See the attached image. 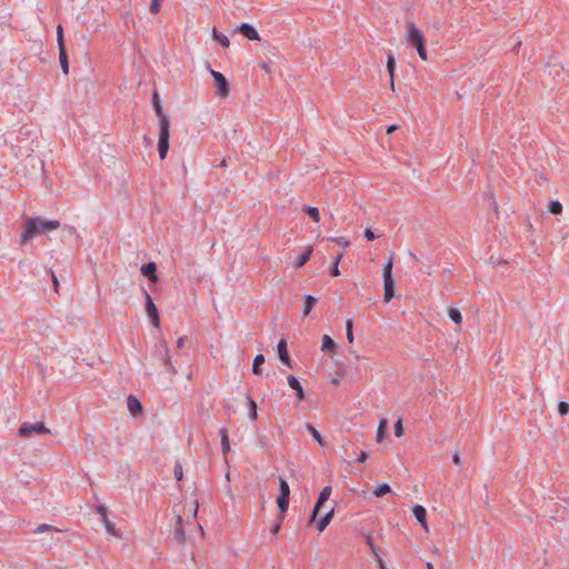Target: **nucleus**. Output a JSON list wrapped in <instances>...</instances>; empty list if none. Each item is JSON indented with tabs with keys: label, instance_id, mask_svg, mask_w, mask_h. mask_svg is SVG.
I'll return each instance as SVG.
<instances>
[{
	"label": "nucleus",
	"instance_id": "7ed1b4c3",
	"mask_svg": "<svg viewBox=\"0 0 569 569\" xmlns=\"http://www.w3.org/2000/svg\"><path fill=\"white\" fill-rule=\"evenodd\" d=\"M406 30L407 43L415 47L419 58L426 61L428 59V53L423 32L413 22L407 23Z\"/></svg>",
	"mask_w": 569,
	"mask_h": 569
},
{
	"label": "nucleus",
	"instance_id": "6e6552de",
	"mask_svg": "<svg viewBox=\"0 0 569 569\" xmlns=\"http://www.w3.org/2000/svg\"><path fill=\"white\" fill-rule=\"evenodd\" d=\"M331 492H332V489L330 486H326L322 488V490L320 491L319 497L316 501L315 508L312 510V513L310 517V522H313L317 519L320 509L322 508L325 502H327L329 500Z\"/></svg>",
	"mask_w": 569,
	"mask_h": 569
},
{
	"label": "nucleus",
	"instance_id": "aec40b11",
	"mask_svg": "<svg viewBox=\"0 0 569 569\" xmlns=\"http://www.w3.org/2000/svg\"><path fill=\"white\" fill-rule=\"evenodd\" d=\"M335 515V508L331 507L329 510L326 511V513L319 519L317 522V529L319 532H322L327 526L330 523Z\"/></svg>",
	"mask_w": 569,
	"mask_h": 569
},
{
	"label": "nucleus",
	"instance_id": "6e6d98bb",
	"mask_svg": "<svg viewBox=\"0 0 569 569\" xmlns=\"http://www.w3.org/2000/svg\"><path fill=\"white\" fill-rule=\"evenodd\" d=\"M427 569H435L431 562H427Z\"/></svg>",
	"mask_w": 569,
	"mask_h": 569
},
{
	"label": "nucleus",
	"instance_id": "f257e3e1",
	"mask_svg": "<svg viewBox=\"0 0 569 569\" xmlns=\"http://www.w3.org/2000/svg\"><path fill=\"white\" fill-rule=\"evenodd\" d=\"M153 108L156 116L159 120V136H158V152L161 160H163L169 151V139H170V120L163 113L158 94H153Z\"/></svg>",
	"mask_w": 569,
	"mask_h": 569
},
{
	"label": "nucleus",
	"instance_id": "c85d7f7f",
	"mask_svg": "<svg viewBox=\"0 0 569 569\" xmlns=\"http://www.w3.org/2000/svg\"><path fill=\"white\" fill-rule=\"evenodd\" d=\"M43 532H50V533L51 532H61V530L59 528L53 527L48 523H42L34 529V533H43Z\"/></svg>",
	"mask_w": 569,
	"mask_h": 569
},
{
	"label": "nucleus",
	"instance_id": "864d4df0",
	"mask_svg": "<svg viewBox=\"0 0 569 569\" xmlns=\"http://www.w3.org/2000/svg\"><path fill=\"white\" fill-rule=\"evenodd\" d=\"M396 129H397V126H396V124H391V126H389V127H388V129H387V133H391V132H393Z\"/></svg>",
	"mask_w": 569,
	"mask_h": 569
},
{
	"label": "nucleus",
	"instance_id": "a19ab883",
	"mask_svg": "<svg viewBox=\"0 0 569 569\" xmlns=\"http://www.w3.org/2000/svg\"><path fill=\"white\" fill-rule=\"evenodd\" d=\"M330 240L336 242L337 244L341 246L342 248H347L350 244L349 240L345 237H333V238H330Z\"/></svg>",
	"mask_w": 569,
	"mask_h": 569
},
{
	"label": "nucleus",
	"instance_id": "412c9836",
	"mask_svg": "<svg viewBox=\"0 0 569 569\" xmlns=\"http://www.w3.org/2000/svg\"><path fill=\"white\" fill-rule=\"evenodd\" d=\"M368 545H369V548H370L371 552L375 556V559H376V561L378 563L379 569H387L386 563H385V561H383V559L381 557V553H380L379 549L375 547L371 538H368Z\"/></svg>",
	"mask_w": 569,
	"mask_h": 569
},
{
	"label": "nucleus",
	"instance_id": "79ce46f5",
	"mask_svg": "<svg viewBox=\"0 0 569 569\" xmlns=\"http://www.w3.org/2000/svg\"><path fill=\"white\" fill-rule=\"evenodd\" d=\"M558 412L561 416H566L569 412V403L565 401H560L558 403Z\"/></svg>",
	"mask_w": 569,
	"mask_h": 569
},
{
	"label": "nucleus",
	"instance_id": "4be33fe9",
	"mask_svg": "<svg viewBox=\"0 0 569 569\" xmlns=\"http://www.w3.org/2000/svg\"><path fill=\"white\" fill-rule=\"evenodd\" d=\"M316 303L317 299L311 295H307L303 300L302 316L308 317Z\"/></svg>",
	"mask_w": 569,
	"mask_h": 569
},
{
	"label": "nucleus",
	"instance_id": "2f4dec72",
	"mask_svg": "<svg viewBox=\"0 0 569 569\" xmlns=\"http://www.w3.org/2000/svg\"><path fill=\"white\" fill-rule=\"evenodd\" d=\"M102 525L108 533H110L114 537H120V533L117 530L116 525L112 521H110L109 519H104Z\"/></svg>",
	"mask_w": 569,
	"mask_h": 569
},
{
	"label": "nucleus",
	"instance_id": "de8ad7c7",
	"mask_svg": "<svg viewBox=\"0 0 569 569\" xmlns=\"http://www.w3.org/2000/svg\"><path fill=\"white\" fill-rule=\"evenodd\" d=\"M280 528H281V520L273 523L270 531L272 535H277L279 532Z\"/></svg>",
	"mask_w": 569,
	"mask_h": 569
},
{
	"label": "nucleus",
	"instance_id": "58836bf2",
	"mask_svg": "<svg viewBox=\"0 0 569 569\" xmlns=\"http://www.w3.org/2000/svg\"><path fill=\"white\" fill-rule=\"evenodd\" d=\"M57 42L59 49L66 48L64 47V40H63V28L61 24L57 27Z\"/></svg>",
	"mask_w": 569,
	"mask_h": 569
},
{
	"label": "nucleus",
	"instance_id": "ddd939ff",
	"mask_svg": "<svg viewBox=\"0 0 569 569\" xmlns=\"http://www.w3.org/2000/svg\"><path fill=\"white\" fill-rule=\"evenodd\" d=\"M321 350L328 352L330 357H333L337 351V345L329 335L322 337Z\"/></svg>",
	"mask_w": 569,
	"mask_h": 569
},
{
	"label": "nucleus",
	"instance_id": "3c124183",
	"mask_svg": "<svg viewBox=\"0 0 569 569\" xmlns=\"http://www.w3.org/2000/svg\"><path fill=\"white\" fill-rule=\"evenodd\" d=\"M184 343H186V339L183 337L179 338L178 341H177V346L179 348L184 347Z\"/></svg>",
	"mask_w": 569,
	"mask_h": 569
},
{
	"label": "nucleus",
	"instance_id": "b1692460",
	"mask_svg": "<svg viewBox=\"0 0 569 569\" xmlns=\"http://www.w3.org/2000/svg\"><path fill=\"white\" fill-rule=\"evenodd\" d=\"M219 435H220V438H221V448H222V453L223 456L226 457L227 453L230 451V443H229V437H228V432L226 429H220L219 430Z\"/></svg>",
	"mask_w": 569,
	"mask_h": 569
},
{
	"label": "nucleus",
	"instance_id": "bb28decb",
	"mask_svg": "<svg viewBox=\"0 0 569 569\" xmlns=\"http://www.w3.org/2000/svg\"><path fill=\"white\" fill-rule=\"evenodd\" d=\"M264 363V356L257 355L252 363V372L257 376L261 375V366Z\"/></svg>",
	"mask_w": 569,
	"mask_h": 569
},
{
	"label": "nucleus",
	"instance_id": "f3484780",
	"mask_svg": "<svg viewBox=\"0 0 569 569\" xmlns=\"http://www.w3.org/2000/svg\"><path fill=\"white\" fill-rule=\"evenodd\" d=\"M141 273L147 277L150 281L157 282L158 277L156 274L157 266L154 262H149L147 264H143L140 269Z\"/></svg>",
	"mask_w": 569,
	"mask_h": 569
},
{
	"label": "nucleus",
	"instance_id": "7c9ffc66",
	"mask_svg": "<svg viewBox=\"0 0 569 569\" xmlns=\"http://www.w3.org/2000/svg\"><path fill=\"white\" fill-rule=\"evenodd\" d=\"M391 492V488L387 483H381L373 489V495L379 498Z\"/></svg>",
	"mask_w": 569,
	"mask_h": 569
},
{
	"label": "nucleus",
	"instance_id": "4468645a",
	"mask_svg": "<svg viewBox=\"0 0 569 569\" xmlns=\"http://www.w3.org/2000/svg\"><path fill=\"white\" fill-rule=\"evenodd\" d=\"M287 381H288V385L290 386V388H292L296 391L298 401L303 400L305 391H303V388H302L301 383L299 382V380L295 376L290 375V376H288Z\"/></svg>",
	"mask_w": 569,
	"mask_h": 569
},
{
	"label": "nucleus",
	"instance_id": "dca6fc26",
	"mask_svg": "<svg viewBox=\"0 0 569 569\" xmlns=\"http://www.w3.org/2000/svg\"><path fill=\"white\" fill-rule=\"evenodd\" d=\"M128 410L132 416H139L142 413L141 402L133 396L127 398Z\"/></svg>",
	"mask_w": 569,
	"mask_h": 569
},
{
	"label": "nucleus",
	"instance_id": "9b49d317",
	"mask_svg": "<svg viewBox=\"0 0 569 569\" xmlns=\"http://www.w3.org/2000/svg\"><path fill=\"white\" fill-rule=\"evenodd\" d=\"M412 515L416 518V520L419 522V525L423 528L426 532H429V526L427 522V510L421 505H415L412 507Z\"/></svg>",
	"mask_w": 569,
	"mask_h": 569
},
{
	"label": "nucleus",
	"instance_id": "a878e982",
	"mask_svg": "<svg viewBox=\"0 0 569 569\" xmlns=\"http://www.w3.org/2000/svg\"><path fill=\"white\" fill-rule=\"evenodd\" d=\"M59 62L64 74L69 72L68 56L66 48L59 49Z\"/></svg>",
	"mask_w": 569,
	"mask_h": 569
},
{
	"label": "nucleus",
	"instance_id": "9d476101",
	"mask_svg": "<svg viewBox=\"0 0 569 569\" xmlns=\"http://www.w3.org/2000/svg\"><path fill=\"white\" fill-rule=\"evenodd\" d=\"M144 297H146V312H147L148 317L150 318L151 322L156 327H158L160 319H159L157 307L153 303V300L148 292H144Z\"/></svg>",
	"mask_w": 569,
	"mask_h": 569
},
{
	"label": "nucleus",
	"instance_id": "39448f33",
	"mask_svg": "<svg viewBox=\"0 0 569 569\" xmlns=\"http://www.w3.org/2000/svg\"><path fill=\"white\" fill-rule=\"evenodd\" d=\"M210 74L213 79V88L216 96L221 99L228 98L230 94V87L226 77L221 72L216 71L213 69H210Z\"/></svg>",
	"mask_w": 569,
	"mask_h": 569
},
{
	"label": "nucleus",
	"instance_id": "20e7f679",
	"mask_svg": "<svg viewBox=\"0 0 569 569\" xmlns=\"http://www.w3.org/2000/svg\"><path fill=\"white\" fill-rule=\"evenodd\" d=\"M393 259L392 257L382 267L383 278V300L386 302L391 301L395 297V279L392 276Z\"/></svg>",
	"mask_w": 569,
	"mask_h": 569
},
{
	"label": "nucleus",
	"instance_id": "2eb2a0df",
	"mask_svg": "<svg viewBox=\"0 0 569 569\" xmlns=\"http://www.w3.org/2000/svg\"><path fill=\"white\" fill-rule=\"evenodd\" d=\"M312 253V247L308 246L303 249L302 253H300L296 260L292 262L293 268L299 269L307 263Z\"/></svg>",
	"mask_w": 569,
	"mask_h": 569
},
{
	"label": "nucleus",
	"instance_id": "72a5a7b5",
	"mask_svg": "<svg viewBox=\"0 0 569 569\" xmlns=\"http://www.w3.org/2000/svg\"><path fill=\"white\" fill-rule=\"evenodd\" d=\"M305 212L315 221V222H319L320 221V212L318 210V208L316 207H307L305 209Z\"/></svg>",
	"mask_w": 569,
	"mask_h": 569
},
{
	"label": "nucleus",
	"instance_id": "0eeeda50",
	"mask_svg": "<svg viewBox=\"0 0 569 569\" xmlns=\"http://www.w3.org/2000/svg\"><path fill=\"white\" fill-rule=\"evenodd\" d=\"M279 496L277 498V506L281 512H284L289 507L290 488L284 479L279 481Z\"/></svg>",
	"mask_w": 569,
	"mask_h": 569
},
{
	"label": "nucleus",
	"instance_id": "4c0bfd02",
	"mask_svg": "<svg viewBox=\"0 0 569 569\" xmlns=\"http://www.w3.org/2000/svg\"><path fill=\"white\" fill-rule=\"evenodd\" d=\"M248 403H249V410H250V418L251 420H257V417H258V412H257V403L254 402V400L252 398H248Z\"/></svg>",
	"mask_w": 569,
	"mask_h": 569
},
{
	"label": "nucleus",
	"instance_id": "6ab92c4d",
	"mask_svg": "<svg viewBox=\"0 0 569 569\" xmlns=\"http://www.w3.org/2000/svg\"><path fill=\"white\" fill-rule=\"evenodd\" d=\"M335 515V508L331 507L329 510L326 511V513L319 519L317 522V529L319 532H322L327 526L330 523Z\"/></svg>",
	"mask_w": 569,
	"mask_h": 569
},
{
	"label": "nucleus",
	"instance_id": "f704fd0d",
	"mask_svg": "<svg viewBox=\"0 0 569 569\" xmlns=\"http://www.w3.org/2000/svg\"><path fill=\"white\" fill-rule=\"evenodd\" d=\"M395 68H396V61L392 54H388L387 57V70L390 78H395Z\"/></svg>",
	"mask_w": 569,
	"mask_h": 569
},
{
	"label": "nucleus",
	"instance_id": "603ef678",
	"mask_svg": "<svg viewBox=\"0 0 569 569\" xmlns=\"http://www.w3.org/2000/svg\"><path fill=\"white\" fill-rule=\"evenodd\" d=\"M164 363L170 366V369H171L172 372H176V369L170 365V357L169 356H167L164 358Z\"/></svg>",
	"mask_w": 569,
	"mask_h": 569
},
{
	"label": "nucleus",
	"instance_id": "423d86ee",
	"mask_svg": "<svg viewBox=\"0 0 569 569\" xmlns=\"http://www.w3.org/2000/svg\"><path fill=\"white\" fill-rule=\"evenodd\" d=\"M32 433H50V430L42 422H23L18 430L20 437H30Z\"/></svg>",
	"mask_w": 569,
	"mask_h": 569
},
{
	"label": "nucleus",
	"instance_id": "473e14b6",
	"mask_svg": "<svg viewBox=\"0 0 569 569\" xmlns=\"http://www.w3.org/2000/svg\"><path fill=\"white\" fill-rule=\"evenodd\" d=\"M548 210L552 214H560L562 212V204L558 200L549 202Z\"/></svg>",
	"mask_w": 569,
	"mask_h": 569
},
{
	"label": "nucleus",
	"instance_id": "ea45409f",
	"mask_svg": "<svg viewBox=\"0 0 569 569\" xmlns=\"http://www.w3.org/2000/svg\"><path fill=\"white\" fill-rule=\"evenodd\" d=\"M405 433V428L402 425V420L399 418L395 423V435L398 438H401Z\"/></svg>",
	"mask_w": 569,
	"mask_h": 569
},
{
	"label": "nucleus",
	"instance_id": "5701e85b",
	"mask_svg": "<svg viewBox=\"0 0 569 569\" xmlns=\"http://www.w3.org/2000/svg\"><path fill=\"white\" fill-rule=\"evenodd\" d=\"M447 312L448 317L455 325L460 326L462 323V315L459 309L449 307Z\"/></svg>",
	"mask_w": 569,
	"mask_h": 569
},
{
	"label": "nucleus",
	"instance_id": "c03bdc74",
	"mask_svg": "<svg viewBox=\"0 0 569 569\" xmlns=\"http://www.w3.org/2000/svg\"><path fill=\"white\" fill-rule=\"evenodd\" d=\"M183 476L182 466L180 463H176L174 466V477L177 480H181Z\"/></svg>",
	"mask_w": 569,
	"mask_h": 569
},
{
	"label": "nucleus",
	"instance_id": "f03ea898",
	"mask_svg": "<svg viewBox=\"0 0 569 569\" xmlns=\"http://www.w3.org/2000/svg\"><path fill=\"white\" fill-rule=\"evenodd\" d=\"M59 227L60 222L57 220L28 218L24 222V230L21 233V242L24 243L42 232H50L57 230Z\"/></svg>",
	"mask_w": 569,
	"mask_h": 569
},
{
	"label": "nucleus",
	"instance_id": "a18cd8bd",
	"mask_svg": "<svg viewBox=\"0 0 569 569\" xmlns=\"http://www.w3.org/2000/svg\"><path fill=\"white\" fill-rule=\"evenodd\" d=\"M159 9H160L159 1L158 0H152L151 6H150V11L152 13H157L159 11Z\"/></svg>",
	"mask_w": 569,
	"mask_h": 569
},
{
	"label": "nucleus",
	"instance_id": "09e8293b",
	"mask_svg": "<svg viewBox=\"0 0 569 569\" xmlns=\"http://www.w3.org/2000/svg\"><path fill=\"white\" fill-rule=\"evenodd\" d=\"M367 459H368V452L367 451H361L359 453V456H358L357 461L358 462H365Z\"/></svg>",
	"mask_w": 569,
	"mask_h": 569
},
{
	"label": "nucleus",
	"instance_id": "c9c22d12",
	"mask_svg": "<svg viewBox=\"0 0 569 569\" xmlns=\"http://www.w3.org/2000/svg\"><path fill=\"white\" fill-rule=\"evenodd\" d=\"M341 259H342V253H339L336 257V259H335V261H333V263H332V266L330 268L331 276L338 277L340 274L339 262L341 261Z\"/></svg>",
	"mask_w": 569,
	"mask_h": 569
},
{
	"label": "nucleus",
	"instance_id": "5fc2aeb1",
	"mask_svg": "<svg viewBox=\"0 0 569 569\" xmlns=\"http://www.w3.org/2000/svg\"><path fill=\"white\" fill-rule=\"evenodd\" d=\"M389 87L391 88L392 91H395V78H390Z\"/></svg>",
	"mask_w": 569,
	"mask_h": 569
},
{
	"label": "nucleus",
	"instance_id": "393cba45",
	"mask_svg": "<svg viewBox=\"0 0 569 569\" xmlns=\"http://www.w3.org/2000/svg\"><path fill=\"white\" fill-rule=\"evenodd\" d=\"M212 37L216 41H218L223 48H228L230 46V40L229 38L223 34V33H220L218 32V30L216 28L212 29Z\"/></svg>",
	"mask_w": 569,
	"mask_h": 569
},
{
	"label": "nucleus",
	"instance_id": "c756f323",
	"mask_svg": "<svg viewBox=\"0 0 569 569\" xmlns=\"http://www.w3.org/2000/svg\"><path fill=\"white\" fill-rule=\"evenodd\" d=\"M387 425H388V421L386 419H381L379 421L378 429H377V437H376L377 442H382V440L385 438Z\"/></svg>",
	"mask_w": 569,
	"mask_h": 569
},
{
	"label": "nucleus",
	"instance_id": "a211bd4d",
	"mask_svg": "<svg viewBox=\"0 0 569 569\" xmlns=\"http://www.w3.org/2000/svg\"><path fill=\"white\" fill-rule=\"evenodd\" d=\"M277 351L280 360L284 362L287 366H291L290 357L287 349V342L284 339H281L277 345Z\"/></svg>",
	"mask_w": 569,
	"mask_h": 569
},
{
	"label": "nucleus",
	"instance_id": "f8f14e48",
	"mask_svg": "<svg viewBox=\"0 0 569 569\" xmlns=\"http://www.w3.org/2000/svg\"><path fill=\"white\" fill-rule=\"evenodd\" d=\"M239 32L249 40L259 41L260 36L257 29L250 23H241L238 28Z\"/></svg>",
	"mask_w": 569,
	"mask_h": 569
},
{
	"label": "nucleus",
	"instance_id": "8fccbe9b",
	"mask_svg": "<svg viewBox=\"0 0 569 569\" xmlns=\"http://www.w3.org/2000/svg\"><path fill=\"white\" fill-rule=\"evenodd\" d=\"M452 462L457 466H461V458L458 452H455L452 455Z\"/></svg>",
	"mask_w": 569,
	"mask_h": 569
},
{
	"label": "nucleus",
	"instance_id": "e433bc0d",
	"mask_svg": "<svg viewBox=\"0 0 569 569\" xmlns=\"http://www.w3.org/2000/svg\"><path fill=\"white\" fill-rule=\"evenodd\" d=\"M352 326H353L352 320L346 321V337H347V340L349 343H352L355 340Z\"/></svg>",
	"mask_w": 569,
	"mask_h": 569
},
{
	"label": "nucleus",
	"instance_id": "37998d69",
	"mask_svg": "<svg viewBox=\"0 0 569 569\" xmlns=\"http://www.w3.org/2000/svg\"><path fill=\"white\" fill-rule=\"evenodd\" d=\"M97 513L99 515L101 522H103L104 519H108L107 508L104 506H102V505L98 506Z\"/></svg>",
	"mask_w": 569,
	"mask_h": 569
},
{
	"label": "nucleus",
	"instance_id": "49530a36",
	"mask_svg": "<svg viewBox=\"0 0 569 569\" xmlns=\"http://www.w3.org/2000/svg\"><path fill=\"white\" fill-rule=\"evenodd\" d=\"M365 238L368 240V241H372L376 239V234L373 233V231L371 229H366L365 230Z\"/></svg>",
	"mask_w": 569,
	"mask_h": 569
},
{
	"label": "nucleus",
	"instance_id": "4d7b16f0",
	"mask_svg": "<svg viewBox=\"0 0 569 569\" xmlns=\"http://www.w3.org/2000/svg\"><path fill=\"white\" fill-rule=\"evenodd\" d=\"M261 68H262L263 70H266V71H268V70H269V69H268V67H267L266 64H262V66H261Z\"/></svg>",
	"mask_w": 569,
	"mask_h": 569
},
{
	"label": "nucleus",
	"instance_id": "1a4fd4ad",
	"mask_svg": "<svg viewBox=\"0 0 569 569\" xmlns=\"http://www.w3.org/2000/svg\"><path fill=\"white\" fill-rule=\"evenodd\" d=\"M198 501L197 500H190L186 501L183 505V511L182 513L177 515V523L178 526H181L183 517L188 518H196L198 513Z\"/></svg>",
	"mask_w": 569,
	"mask_h": 569
},
{
	"label": "nucleus",
	"instance_id": "cd10ccee",
	"mask_svg": "<svg viewBox=\"0 0 569 569\" xmlns=\"http://www.w3.org/2000/svg\"><path fill=\"white\" fill-rule=\"evenodd\" d=\"M306 429L310 432L311 437L320 445L325 446V440L320 432L310 423L306 425Z\"/></svg>",
	"mask_w": 569,
	"mask_h": 569
}]
</instances>
